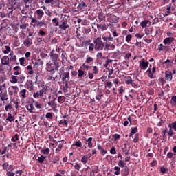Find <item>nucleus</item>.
I'll return each instance as SVG.
<instances>
[{"label":"nucleus","instance_id":"nucleus-1","mask_svg":"<svg viewBox=\"0 0 176 176\" xmlns=\"http://www.w3.org/2000/svg\"><path fill=\"white\" fill-rule=\"evenodd\" d=\"M46 70L50 72V75L47 76L48 81H56L58 76H54V74H56V71H58L57 63H54V61H49V63H46Z\"/></svg>","mask_w":176,"mask_h":176},{"label":"nucleus","instance_id":"nucleus-2","mask_svg":"<svg viewBox=\"0 0 176 176\" xmlns=\"http://www.w3.org/2000/svg\"><path fill=\"white\" fill-rule=\"evenodd\" d=\"M50 56L52 60L54 62V63L57 64V69H59V68L60 67V63L58 61V54L55 53L54 50H52V51L50 53Z\"/></svg>","mask_w":176,"mask_h":176},{"label":"nucleus","instance_id":"nucleus-3","mask_svg":"<svg viewBox=\"0 0 176 176\" xmlns=\"http://www.w3.org/2000/svg\"><path fill=\"white\" fill-rule=\"evenodd\" d=\"M95 43V50L98 52L100 50H103L104 47V43L102 42L100 37H97V38L94 41Z\"/></svg>","mask_w":176,"mask_h":176},{"label":"nucleus","instance_id":"nucleus-4","mask_svg":"<svg viewBox=\"0 0 176 176\" xmlns=\"http://www.w3.org/2000/svg\"><path fill=\"white\" fill-rule=\"evenodd\" d=\"M60 77L62 79L63 83L67 81V80L70 79V74L69 72H63L62 74H59Z\"/></svg>","mask_w":176,"mask_h":176},{"label":"nucleus","instance_id":"nucleus-5","mask_svg":"<svg viewBox=\"0 0 176 176\" xmlns=\"http://www.w3.org/2000/svg\"><path fill=\"white\" fill-rule=\"evenodd\" d=\"M175 40V37H166L163 41V43L165 45H170Z\"/></svg>","mask_w":176,"mask_h":176},{"label":"nucleus","instance_id":"nucleus-6","mask_svg":"<svg viewBox=\"0 0 176 176\" xmlns=\"http://www.w3.org/2000/svg\"><path fill=\"white\" fill-rule=\"evenodd\" d=\"M69 27V25L66 20H62L61 25H59V28L62 29V30H67Z\"/></svg>","mask_w":176,"mask_h":176},{"label":"nucleus","instance_id":"nucleus-7","mask_svg":"<svg viewBox=\"0 0 176 176\" xmlns=\"http://www.w3.org/2000/svg\"><path fill=\"white\" fill-rule=\"evenodd\" d=\"M148 65H149L148 61H146L145 59H142V61L140 63L141 69H143V70L146 69V68H148Z\"/></svg>","mask_w":176,"mask_h":176},{"label":"nucleus","instance_id":"nucleus-8","mask_svg":"<svg viewBox=\"0 0 176 176\" xmlns=\"http://www.w3.org/2000/svg\"><path fill=\"white\" fill-rule=\"evenodd\" d=\"M97 17L99 23H102V21L106 20V16H104V14H103L102 11H99Z\"/></svg>","mask_w":176,"mask_h":176},{"label":"nucleus","instance_id":"nucleus-9","mask_svg":"<svg viewBox=\"0 0 176 176\" xmlns=\"http://www.w3.org/2000/svg\"><path fill=\"white\" fill-rule=\"evenodd\" d=\"M50 87L47 85H43V88L41 89L40 94L41 96H44V94H47V93L50 91Z\"/></svg>","mask_w":176,"mask_h":176},{"label":"nucleus","instance_id":"nucleus-10","mask_svg":"<svg viewBox=\"0 0 176 176\" xmlns=\"http://www.w3.org/2000/svg\"><path fill=\"white\" fill-rule=\"evenodd\" d=\"M85 144L88 145V147L89 148L88 151H90V148H92V147L94 146L93 138H88V139L86 140Z\"/></svg>","mask_w":176,"mask_h":176},{"label":"nucleus","instance_id":"nucleus-11","mask_svg":"<svg viewBox=\"0 0 176 176\" xmlns=\"http://www.w3.org/2000/svg\"><path fill=\"white\" fill-rule=\"evenodd\" d=\"M165 79L168 80V81H172L173 80L172 72L167 71L165 72Z\"/></svg>","mask_w":176,"mask_h":176},{"label":"nucleus","instance_id":"nucleus-12","mask_svg":"<svg viewBox=\"0 0 176 176\" xmlns=\"http://www.w3.org/2000/svg\"><path fill=\"white\" fill-rule=\"evenodd\" d=\"M98 171H99V168H98V166H93L91 167V171L90 173V175L96 176V173H98Z\"/></svg>","mask_w":176,"mask_h":176},{"label":"nucleus","instance_id":"nucleus-13","mask_svg":"<svg viewBox=\"0 0 176 176\" xmlns=\"http://www.w3.org/2000/svg\"><path fill=\"white\" fill-rule=\"evenodd\" d=\"M0 99H1L2 101L9 100L8 93H7V92H3V91H1V92L0 93Z\"/></svg>","mask_w":176,"mask_h":176},{"label":"nucleus","instance_id":"nucleus-14","mask_svg":"<svg viewBox=\"0 0 176 176\" xmlns=\"http://www.w3.org/2000/svg\"><path fill=\"white\" fill-rule=\"evenodd\" d=\"M2 65H9L10 64V58L8 56H3L1 58Z\"/></svg>","mask_w":176,"mask_h":176},{"label":"nucleus","instance_id":"nucleus-15","mask_svg":"<svg viewBox=\"0 0 176 176\" xmlns=\"http://www.w3.org/2000/svg\"><path fill=\"white\" fill-rule=\"evenodd\" d=\"M97 148H98V150L100 151V154H102L103 155H104L107 153V151L106 149L103 148V146L100 144L97 145Z\"/></svg>","mask_w":176,"mask_h":176},{"label":"nucleus","instance_id":"nucleus-16","mask_svg":"<svg viewBox=\"0 0 176 176\" xmlns=\"http://www.w3.org/2000/svg\"><path fill=\"white\" fill-rule=\"evenodd\" d=\"M24 43L28 47L33 44L32 38H30V37H27L26 40L24 41Z\"/></svg>","mask_w":176,"mask_h":176},{"label":"nucleus","instance_id":"nucleus-17","mask_svg":"<svg viewBox=\"0 0 176 176\" xmlns=\"http://www.w3.org/2000/svg\"><path fill=\"white\" fill-rule=\"evenodd\" d=\"M109 17H111L112 23H116L119 22V16H117L115 14H111Z\"/></svg>","mask_w":176,"mask_h":176},{"label":"nucleus","instance_id":"nucleus-18","mask_svg":"<svg viewBox=\"0 0 176 176\" xmlns=\"http://www.w3.org/2000/svg\"><path fill=\"white\" fill-rule=\"evenodd\" d=\"M44 64V61L42 59H38V60L35 61L34 67L38 68L39 66H42Z\"/></svg>","mask_w":176,"mask_h":176},{"label":"nucleus","instance_id":"nucleus-19","mask_svg":"<svg viewBox=\"0 0 176 176\" xmlns=\"http://www.w3.org/2000/svg\"><path fill=\"white\" fill-rule=\"evenodd\" d=\"M36 14H37L38 19L41 20L44 14V11H43L42 9H38V10L36 11Z\"/></svg>","mask_w":176,"mask_h":176},{"label":"nucleus","instance_id":"nucleus-20","mask_svg":"<svg viewBox=\"0 0 176 176\" xmlns=\"http://www.w3.org/2000/svg\"><path fill=\"white\" fill-rule=\"evenodd\" d=\"M25 107L28 111H30V113H34V106L32 102H31L29 105L26 104Z\"/></svg>","mask_w":176,"mask_h":176},{"label":"nucleus","instance_id":"nucleus-21","mask_svg":"<svg viewBox=\"0 0 176 176\" xmlns=\"http://www.w3.org/2000/svg\"><path fill=\"white\" fill-rule=\"evenodd\" d=\"M122 175L123 176H128V175H129V169L127 167L126 164H125L124 168L122 170Z\"/></svg>","mask_w":176,"mask_h":176},{"label":"nucleus","instance_id":"nucleus-22","mask_svg":"<svg viewBox=\"0 0 176 176\" xmlns=\"http://www.w3.org/2000/svg\"><path fill=\"white\" fill-rule=\"evenodd\" d=\"M168 128L169 129V131H168V135L170 136V137H173V134H174V131L173 130V123H171L170 124H168Z\"/></svg>","mask_w":176,"mask_h":176},{"label":"nucleus","instance_id":"nucleus-23","mask_svg":"<svg viewBox=\"0 0 176 176\" xmlns=\"http://www.w3.org/2000/svg\"><path fill=\"white\" fill-rule=\"evenodd\" d=\"M26 87L29 91H33L34 90V83L32 81L29 82L28 84H26Z\"/></svg>","mask_w":176,"mask_h":176},{"label":"nucleus","instance_id":"nucleus-24","mask_svg":"<svg viewBox=\"0 0 176 176\" xmlns=\"http://www.w3.org/2000/svg\"><path fill=\"white\" fill-rule=\"evenodd\" d=\"M148 24H149V25H151V22L148 20H144L141 22L140 25L142 28H146Z\"/></svg>","mask_w":176,"mask_h":176},{"label":"nucleus","instance_id":"nucleus-25","mask_svg":"<svg viewBox=\"0 0 176 176\" xmlns=\"http://www.w3.org/2000/svg\"><path fill=\"white\" fill-rule=\"evenodd\" d=\"M63 91L64 92H67V91H68L69 89V82H68V79L64 82L63 83Z\"/></svg>","mask_w":176,"mask_h":176},{"label":"nucleus","instance_id":"nucleus-26","mask_svg":"<svg viewBox=\"0 0 176 176\" xmlns=\"http://www.w3.org/2000/svg\"><path fill=\"white\" fill-rule=\"evenodd\" d=\"M133 79L131 76H126L125 77V83L126 85H132Z\"/></svg>","mask_w":176,"mask_h":176},{"label":"nucleus","instance_id":"nucleus-27","mask_svg":"<svg viewBox=\"0 0 176 176\" xmlns=\"http://www.w3.org/2000/svg\"><path fill=\"white\" fill-rule=\"evenodd\" d=\"M20 139V136L19 135L18 133H16L12 137L11 141L12 142H16V141H19Z\"/></svg>","mask_w":176,"mask_h":176},{"label":"nucleus","instance_id":"nucleus-28","mask_svg":"<svg viewBox=\"0 0 176 176\" xmlns=\"http://www.w3.org/2000/svg\"><path fill=\"white\" fill-rule=\"evenodd\" d=\"M130 143H129L128 142H126V143L124 144V146L122 147L121 150L122 151V152L125 153L127 152L128 150V147L129 146Z\"/></svg>","mask_w":176,"mask_h":176},{"label":"nucleus","instance_id":"nucleus-29","mask_svg":"<svg viewBox=\"0 0 176 176\" xmlns=\"http://www.w3.org/2000/svg\"><path fill=\"white\" fill-rule=\"evenodd\" d=\"M6 120H7V122H12L14 120V118L13 116L11 115V113H8Z\"/></svg>","mask_w":176,"mask_h":176},{"label":"nucleus","instance_id":"nucleus-30","mask_svg":"<svg viewBox=\"0 0 176 176\" xmlns=\"http://www.w3.org/2000/svg\"><path fill=\"white\" fill-rule=\"evenodd\" d=\"M82 163L87 164L88 162V155H84L81 160Z\"/></svg>","mask_w":176,"mask_h":176},{"label":"nucleus","instance_id":"nucleus-31","mask_svg":"<svg viewBox=\"0 0 176 176\" xmlns=\"http://www.w3.org/2000/svg\"><path fill=\"white\" fill-rule=\"evenodd\" d=\"M118 165L119 167H122V168H124L126 166V162H124V160H119Z\"/></svg>","mask_w":176,"mask_h":176},{"label":"nucleus","instance_id":"nucleus-32","mask_svg":"<svg viewBox=\"0 0 176 176\" xmlns=\"http://www.w3.org/2000/svg\"><path fill=\"white\" fill-rule=\"evenodd\" d=\"M11 109H12V104L11 102H9L8 104H6V106H5V110L6 111H10Z\"/></svg>","mask_w":176,"mask_h":176},{"label":"nucleus","instance_id":"nucleus-33","mask_svg":"<svg viewBox=\"0 0 176 176\" xmlns=\"http://www.w3.org/2000/svg\"><path fill=\"white\" fill-rule=\"evenodd\" d=\"M18 87L17 85H12V94H16L18 93Z\"/></svg>","mask_w":176,"mask_h":176},{"label":"nucleus","instance_id":"nucleus-34","mask_svg":"<svg viewBox=\"0 0 176 176\" xmlns=\"http://www.w3.org/2000/svg\"><path fill=\"white\" fill-rule=\"evenodd\" d=\"M26 92L27 89H21V92L19 93V95L21 96V98H25Z\"/></svg>","mask_w":176,"mask_h":176},{"label":"nucleus","instance_id":"nucleus-35","mask_svg":"<svg viewBox=\"0 0 176 176\" xmlns=\"http://www.w3.org/2000/svg\"><path fill=\"white\" fill-rule=\"evenodd\" d=\"M44 160H45V157L43 156V155H41V157H38V163H43L44 162Z\"/></svg>","mask_w":176,"mask_h":176},{"label":"nucleus","instance_id":"nucleus-36","mask_svg":"<svg viewBox=\"0 0 176 176\" xmlns=\"http://www.w3.org/2000/svg\"><path fill=\"white\" fill-rule=\"evenodd\" d=\"M52 23L54 25H55V27H58L59 25V22L58 20L57 19V18H54V19H52Z\"/></svg>","mask_w":176,"mask_h":176},{"label":"nucleus","instance_id":"nucleus-37","mask_svg":"<svg viewBox=\"0 0 176 176\" xmlns=\"http://www.w3.org/2000/svg\"><path fill=\"white\" fill-rule=\"evenodd\" d=\"M112 59H107V60L105 61V63L104 65V66L105 67L106 69L108 70V66L109 65V63H112Z\"/></svg>","mask_w":176,"mask_h":176},{"label":"nucleus","instance_id":"nucleus-38","mask_svg":"<svg viewBox=\"0 0 176 176\" xmlns=\"http://www.w3.org/2000/svg\"><path fill=\"white\" fill-rule=\"evenodd\" d=\"M41 89L38 91L36 93L34 92L33 94V98H39V96H41Z\"/></svg>","mask_w":176,"mask_h":176},{"label":"nucleus","instance_id":"nucleus-39","mask_svg":"<svg viewBox=\"0 0 176 176\" xmlns=\"http://www.w3.org/2000/svg\"><path fill=\"white\" fill-rule=\"evenodd\" d=\"M10 82H11V83H17L18 79H17V76H16L15 74H14V76H12Z\"/></svg>","mask_w":176,"mask_h":176},{"label":"nucleus","instance_id":"nucleus-40","mask_svg":"<svg viewBox=\"0 0 176 176\" xmlns=\"http://www.w3.org/2000/svg\"><path fill=\"white\" fill-rule=\"evenodd\" d=\"M114 170H116V172L114 173L115 175H116V176H118L120 173V166H116L114 167Z\"/></svg>","mask_w":176,"mask_h":176},{"label":"nucleus","instance_id":"nucleus-41","mask_svg":"<svg viewBox=\"0 0 176 176\" xmlns=\"http://www.w3.org/2000/svg\"><path fill=\"white\" fill-rule=\"evenodd\" d=\"M82 69L80 68L78 69V77L81 78L83 77V76L85 75V72L84 70H82Z\"/></svg>","mask_w":176,"mask_h":176},{"label":"nucleus","instance_id":"nucleus-42","mask_svg":"<svg viewBox=\"0 0 176 176\" xmlns=\"http://www.w3.org/2000/svg\"><path fill=\"white\" fill-rule=\"evenodd\" d=\"M65 100V96H60L58 98V103H64Z\"/></svg>","mask_w":176,"mask_h":176},{"label":"nucleus","instance_id":"nucleus-43","mask_svg":"<svg viewBox=\"0 0 176 176\" xmlns=\"http://www.w3.org/2000/svg\"><path fill=\"white\" fill-rule=\"evenodd\" d=\"M78 7L80 8V10H85V8L87 7V5L85 3V1H82V3L79 4Z\"/></svg>","mask_w":176,"mask_h":176},{"label":"nucleus","instance_id":"nucleus-44","mask_svg":"<svg viewBox=\"0 0 176 176\" xmlns=\"http://www.w3.org/2000/svg\"><path fill=\"white\" fill-rule=\"evenodd\" d=\"M33 103L34 104L36 108L38 109L42 108V104H41L40 102H36V100H33Z\"/></svg>","mask_w":176,"mask_h":176},{"label":"nucleus","instance_id":"nucleus-45","mask_svg":"<svg viewBox=\"0 0 176 176\" xmlns=\"http://www.w3.org/2000/svg\"><path fill=\"white\" fill-rule=\"evenodd\" d=\"M94 47H95V44H94V43H89V52H94Z\"/></svg>","mask_w":176,"mask_h":176},{"label":"nucleus","instance_id":"nucleus-46","mask_svg":"<svg viewBox=\"0 0 176 176\" xmlns=\"http://www.w3.org/2000/svg\"><path fill=\"white\" fill-rule=\"evenodd\" d=\"M37 27H43V25H46V22L45 21H37Z\"/></svg>","mask_w":176,"mask_h":176},{"label":"nucleus","instance_id":"nucleus-47","mask_svg":"<svg viewBox=\"0 0 176 176\" xmlns=\"http://www.w3.org/2000/svg\"><path fill=\"white\" fill-rule=\"evenodd\" d=\"M41 152H43L44 155H49L50 153V148L41 149Z\"/></svg>","mask_w":176,"mask_h":176},{"label":"nucleus","instance_id":"nucleus-48","mask_svg":"<svg viewBox=\"0 0 176 176\" xmlns=\"http://www.w3.org/2000/svg\"><path fill=\"white\" fill-rule=\"evenodd\" d=\"M6 50L3 51L4 54H9L10 52H11V47L10 46H5Z\"/></svg>","mask_w":176,"mask_h":176},{"label":"nucleus","instance_id":"nucleus-49","mask_svg":"<svg viewBox=\"0 0 176 176\" xmlns=\"http://www.w3.org/2000/svg\"><path fill=\"white\" fill-rule=\"evenodd\" d=\"M166 10H167V14H166V16H168V14H171V4H169L166 7Z\"/></svg>","mask_w":176,"mask_h":176},{"label":"nucleus","instance_id":"nucleus-50","mask_svg":"<svg viewBox=\"0 0 176 176\" xmlns=\"http://www.w3.org/2000/svg\"><path fill=\"white\" fill-rule=\"evenodd\" d=\"M108 72H109L108 78H111V75H113L114 70H113V69L109 68L108 69Z\"/></svg>","mask_w":176,"mask_h":176},{"label":"nucleus","instance_id":"nucleus-51","mask_svg":"<svg viewBox=\"0 0 176 176\" xmlns=\"http://www.w3.org/2000/svg\"><path fill=\"white\" fill-rule=\"evenodd\" d=\"M170 104H172V105H175V104H176V96H172L171 100H170Z\"/></svg>","mask_w":176,"mask_h":176},{"label":"nucleus","instance_id":"nucleus-52","mask_svg":"<svg viewBox=\"0 0 176 176\" xmlns=\"http://www.w3.org/2000/svg\"><path fill=\"white\" fill-rule=\"evenodd\" d=\"M31 23H34V25H32V26H33L34 28H35V27L37 25L38 21H37V20L36 19V18H32V21H31Z\"/></svg>","mask_w":176,"mask_h":176},{"label":"nucleus","instance_id":"nucleus-53","mask_svg":"<svg viewBox=\"0 0 176 176\" xmlns=\"http://www.w3.org/2000/svg\"><path fill=\"white\" fill-rule=\"evenodd\" d=\"M92 61H94V58L93 57H87L86 58V63H87L88 64H90V63H92Z\"/></svg>","mask_w":176,"mask_h":176},{"label":"nucleus","instance_id":"nucleus-54","mask_svg":"<svg viewBox=\"0 0 176 176\" xmlns=\"http://www.w3.org/2000/svg\"><path fill=\"white\" fill-rule=\"evenodd\" d=\"M132 38V35L131 34H128L126 35V36L125 37V40L126 41V42L129 43L130 41H131Z\"/></svg>","mask_w":176,"mask_h":176},{"label":"nucleus","instance_id":"nucleus-55","mask_svg":"<svg viewBox=\"0 0 176 176\" xmlns=\"http://www.w3.org/2000/svg\"><path fill=\"white\" fill-rule=\"evenodd\" d=\"M80 168H81V166L80 165V164L76 163L74 165V169H76V170L80 171Z\"/></svg>","mask_w":176,"mask_h":176},{"label":"nucleus","instance_id":"nucleus-56","mask_svg":"<svg viewBox=\"0 0 176 176\" xmlns=\"http://www.w3.org/2000/svg\"><path fill=\"white\" fill-rule=\"evenodd\" d=\"M113 139L115 140V141H117V140L120 139L121 136L120 135V134L116 133V134H113Z\"/></svg>","mask_w":176,"mask_h":176},{"label":"nucleus","instance_id":"nucleus-57","mask_svg":"<svg viewBox=\"0 0 176 176\" xmlns=\"http://www.w3.org/2000/svg\"><path fill=\"white\" fill-rule=\"evenodd\" d=\"M74 145H75L76 147H82V142H80V141H76V142H75Z\"/></svg>","mask_w":176,"mask_h":176},{"label":"nucleus","instance_id":"nucleus-58","mask_svg":"<svg viewBox=\"0 0 176 176\" xmlns=\"http://www.w3.org/2000/svg\"><path fill=\"white\" fill-rule=\"evenodd\" d=\"M110 153L111 154H113V155L116 154V148L115 146L111 147V148L110 149Z\"/></svg>","mask_w":176,"mask_h":176},{"label":"nucleus","instance_id":"nucleus-59","mask_svg":"<svg viewBox=\"0 0 176 176\" xmlns=\"http://www.w3.org/2000/svg\"><path fill=\"white\" fill-rule=\"evenodd\" d=\"M25 57H21L19 59V63L20 64L23 66V65L25 64Z\"/></svg>","mask_w":176,"mask_h":176},{"label":"nucleus","instance_id":"nucleus-60","mask_svg":"<svg viewBox=\"0 0 176 176\" xmlns=\"http://www.w3.org/2000/svg\"><path fill=\"white\" fill-rule=\"evenodd\" d=\"M45 117L47 119H52L53 118V115L52 113H47L45 115Z\"/></svg>","mask_w":176,"mask_h":176},{"label":"nucleus","instance_id":"nucleus-61","mask_svg":"<svg viewBox=\"0 0 176 176\" xmlns=\"http://www.w3.org/2000/svg\"><path fill=\"white\" fill-rule=\"evenodd\" d=\"M56 98H53L52 100H51L52 107H54L55 106H56Z\"/></svg>","mask_w":176,"mask_h":176},{"label":"nucleus","instance_id":"nucleus-62","mask_svg":"<svg viewBox=\"0 0 176 176\" xmlns=\"http://www.w3.org/2000/svg\"><path fill=\"white\" fill-rule=\"evenodd\" d=\"M2 166L3 169H5L6 170H8L9 167V164H8V162H5L4 164H3Z\"/></svg>","mask_w":176,"mask_h":176},{"label":"nucleus","instance_id":"nucleus-63","mask_svg":"<svg viewBox=\"0 0 176 176\" xmlns=\"http://www.w3.org/2000/svg\"><path fill=\"white\" fill-rule=\"evenodd\" d=\"M63 146V144H58V148L56 149V152H60Z\"/></svg>","mask_w":176,"mask_h":176},{"label":"nucleus","instance_id":"nucleus-64","mask_svg":"<svg viewBox=\"0 0 176 176\" xmlns=\"http://www.w3.org/2000/svg\"><path fill=\"white\" fill-rule=\"evenodd\" d=\"M10 60L11 61H16L17 60V56L14 55V53H13V55L12 56V57L10 58Z\"/></svg>","mask_w":176,"mask_h":176}]
</instances>
